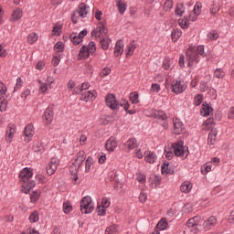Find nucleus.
I'll use <instances>...</instances> for the list:
<instances>
[{
	"label": "nucleus",
	"instance_id": "5",
	"mask_svg": "<svg viewBox=\"0 0 234 234\" xmlns=\"http://www.w3.org/2000/svg\"><path fill=\"white\" fill-rule=\"evenodd\" d=\"M32 176H34L32 168L26 167L20 171L19 182H21V183L30 182V179L32 178Z\"/></svg>",
	"mask_w": 234,
	"mask_h": 234
},
{
	"label": "nucleus",
	"instance_id": "9",
	"mask_svg": "<svg viewBox=\"0 0 234 234\" xmlns=\"http://www.w3.org/2000/svg\"><path fill=\"white\" fill-rule=\"evenodd\" d=\"M16 131L17 127L16 126V124H9L7 126L5 131V142H7V144H12Z\"/></svg>",
	"mask_w": 234,
	"mask_h": 234
},
{
	"label": "nucleus",
	"instance_id": "28",
	"mask_svg": "<svg viewBox=\"0 0 234 234\" xmlns=\"http://www.w3.org/2000/svg\"><path fill=\"white\" fill-rule=\"evenodd\" d=\"M122 54H123V41L119 40L114 48V56L119 58V56H122Z\"/></svg>",
	"mask_w": 234,
	"mask_h": 234
},
{
	"label": "nucleus",
	"instance_id": "21",
	"mask_svg": "<svg viewBox=\"0 0 234 234\" xmlns=\"http://www.w3.org/2000/svg\"><path fill=\"white\" fill-rule=\"evenodd\" d=\"M198 222H200V218L194 217L187 220L186 226L187 228H195L196 231H198V229H200V226L198 225Z\"/></svg>",
	"mask_w": 234,
	"mask_h": 234
},
{
	"label": "nucleus",
	"instance_id": "38",
	"mask_svg": "<svg viewBox=\"0 0 234 234\" xmlns=\"http://www.w3.org/2000/svg\"><path fill=\"white\" fill-rule=\"evenodd\" d=\"M117 8L120 14H125V10H127V5L125 2L122 0H116Z\"/></svg>",
	"mask_w": 234,
	"mask_h": 234
},
{
	"label": "nucleus",
	"instance_id": "30",
	"mask_svg": "<svg viewBox=\"0 0 234 234\" xmlns=\"http://www.w3.org/2000/svg\"><path fill=\"white\" fill-rule=\"evenodd\" d=\"M120 105L121 107H123L127 114H136V110H129V107H131V104H129V101L127 100L121 101Z\"/></svg>",
	"mask_w": 234,
	"mask_h": 234
},
{
	"label": "nucleus",
	"instance_id": "44",
	"mask_svg": "<svg viewBox=\"0 0 234 234\" xmlns=\"http://www.w3.org/2000/svg\"><path fill=\"white\" fill-rule=\"evenodd\" d=\"M37 39H39V36H37V33H30L27 37V43H29L30 45H34V43H36Z\"/></svg>",
	"mask_w": 234,
	"mask_h": 234
},
{
	"label": "nucleus",
	"instance_id": "55",
	"mask_svg": "<svg viewBox=\"0 0 234 234\" xmlns=\"http://www.w3.org/2000/svg\"><path fill=\"white\" fill-rule=\"evenodd\" d=\"M21 87H23V80L21 79V77H18L16 79V83L14 88V92H17V90H21Z\"/></svg>",
	"mask_w": 234,
	"mask_h": 234
},
{
	"label": "nucleus",
	"instance_id": "57",
	"mask_svg": "<svg viewBox=\"0 0 234 234\" xmlns=\"http://www.w3.org/2000/svg\"><path fill=\"white\" fill-rule=\"evenodd\" d=\"M85 165V173H89V171H90V167L92 166V157L87 158Z\"/></svg>",
	"mask_w": 234,
	"mask_h": 234
},
{
	"label": "nucleus",
	"instance_id": "17",
	"mask_svg": "<svg viewBox=\"0 0 234 234\" xmlns=\"http://www.w3.org/2000/svg\"><path fill=\"white\" fill-rule=\"evenodd\" d=\"M144 161L147 164H156V160H158V155L154 152L147 151L144 154Z\"/></svg>",
	"mask_w": 234,
	"mask_h": 234
},
{
	"label": "nucleus",
	"instance_id": "11",
	"mask_svg": "<svg viewBox=\"0 0 234 234\" xmlns=\"http://www.w3.org/2000/svg\"><path fill=\"white\" fill-rule=\"evenodd\" d=\"M34 134V124L29 123L26 125L24 129V142H26V144H28V142L32 140Z\"/></svg>",
	"mask_w": 234,
	"mask_h": 234
},
{
	"label": "nucleus",
	"instance_id": "35",
	"mask_svg": "<svg viewBox=\"0 0 234 234\" xmlns=\"http://www.w3.org/2000/svg\"><path fill=\"white\" fill-rule=\"evenodd\" d=\"M137 144L136 140L134 138L129 139L125 144L124 146L128 151H133V149H135Z\"/></svg>",
	"mask_w": 234,
	"mask_h": 234
},
{
	"label": "nucleus",
	"instance_id": "39",
	"mask_svg": "<svg viewBox=\"0 0 234 234\" xmlns=\"http://www.w3.org/2000/svg\"><path fill=\"white\" fill-rule=\"evenodd\" d=\"M172 41L176 43L177 40H179L182 37V31L180 29H175L172 31Z\"/></svg>",
	"mask_w": 234,
	"mask_h": 234
},
{
	"label": "nucleus",
	"instance_id": "31",
	"mask_svg": "<svg viewBox=\"0 0 234 234\" xmlns=\"http://www.w3.org/2000/svg\"><path fill=\"white\" fill-rule=\"evenodd\" d=\"M162 184V177L160 176H154L150 178V186L154 189V187H158Z\"/></svg>",
	"mask_w": 234,
	"mask_h": 234
},
{
	"label": "nucleus",
	"instance_id": "16",
	"mask_svg": "<svg viewBox=\"0 0 234 234\" xmlns=\"http://www.w3.org/2000/svg\"><path fill=\"white\" fill-rule=\"evenodd\" d=\"M217 224V218L215 216H211L207 220L204 221L203 228L204 229L207 230L213 229V228H215Z\"/></svg>",
	"mask_w": 234,
	"mask_h": 234
},
{
	"label": "nucleus",
	"instance_id": "25",
	"mask_svg": "<svg viewBox=\"0 0 234 234\" xmlns=\"http://www.w3.org/2000/svg\"><path fill=\"white\" fill-rule=\"evenodd\" d=\"M154 118H157V120H162V122H163L162 126L165 129H167V127H169V124H167V122H165L167 120V115L165 113H164V112H155Z\"/></svg>",
	"mask_w": 234,
	"mask_h": 234
},
{
	"label": "nucleus",
	"instance_id": "48",
	"mask_svg": "<svg viewBox=\"0 0 234 234\" xmlns=\"http://www.w3.org/2000/svg\"><path fill=\"white\" fill-rule=\"evenodd\" d=\"M54 50L56 54H61V52L65 50V45L63 44V42H58L57 44H55Z\"/></svg>",
	"mask_w": 234,
	"mask_h": 234
},
{
	"label": "nucleus",
	"instance_id": "63",
	"mask_svg": "<svg viewBox=\"0 0 234 234\" xmlns=\"http://www.w3.org/2000/svg\"><path fill=\"white\" fill-rule=\"evenodd\" d=\"M211 171V165H205L201 168V172L203 175H207Z\"/></svg>",
	"mask_w": 234,
	"mask_h": 234
},
{
	"label": "nucleus",
	"instance_id": "4",
	"mask_svg": "<svg viewBox=\"0 0 234 234\" xmlns=\"http://www.w3.org/2000/svg\"><path fill=\"white\" fill-rule=\"evenodd\" d=\"M52 83H54V78L48 77L46 81L38 80V89L40 94H47V91L52 89Z\"/></svg>",
	"mask_w": 234,
	"mask_h": 234
},
{
	"label": "nucleus",
	"instance_id": "61",
	"mask_svg": "<svg viewBox=\"0 0 234 234\" xmlns=\"http://www.w3.org/2000/svg\"><path fill=\"white\" fill-rule=\"evenodd\" d=\"M207 39L209 41H213L215 39H218V33L217 32H211L207 34Z\"/></svg>",
	"mask_w": 234,
	"mask_h": 234
},
{
	"label": "nucleus",
	"instance_id": "8",
	"mask_svg": "<svg viewBox=\"0 0 234 234\" xmlns=\"http://www.w3.org/2000/svg\"><path fill=\"white\" fill-rule=\"evenodd\" d=\"M172 92L175 94H182L186 90V83L182 80H173L171 84Z\"/></svg>",
	"mask_w": 234,
	"mask_h": 234
},
{
	"label": "nucleus",
	"instance_id": "7",
	"mask_svg": "<svg viewBox=\"0 0 234 234\" xmlns=\"http://www.w3.org/2000/svg\"><path fill=\"white\" fill-rule=\"evenodd\" d=\"M172 149L176 156H184L187 148L184 146V141H179L172 144Z\"/></svg>",
	"mask_w": 234,
	"mask_h": 234
},
{
	"label": "nucleus",
	"instance_id": "12",
	"mask_svg": "<svg viewBox=\"0 0 234 234\" xmlns=\"http://www.w3.org/2000/svg\"><path fill=\"white\" fill-rule=\"evenodd\" d=\"M59 165V159L54 157L50 160L47 166V174L50 176L54 175L58 171V166Z\"/></svg>",
	"mask_w": 234,
	"mask_h": 234
},
{
	"label": "nucleus",
	"instance_id": "58",
	"mask_svg": "<svg viewBox=\"0 0 234 234\" xmlns=\"http://www.w3.org/2000/svg\"><path fill=\"white\" fill-rule=\"evenodd\" d=\"M62 28L63 27L59 24H57L56 26H54L53 30H52L54 36H59L61 34Z\"/></svg>",
	"mask_w": 234,
	"mask_h": 234
},
{
	"label": "nucleus",
	"instance_id": "13",
	"mask_svg": "<svg viewBox=\"0 0 234 234\" xmlns=\"http://www.w3.org/2000/svg\"><path fill=\"white\" fill-rule=\"evenodd\" d=\"M80 167L78 165H75V163H72L69 166V173L71 175V179L73 180V184H80V182H78V180H80V178L78 177V171H80Z\"/></svg>",
	"mask_w": 234,
	"mask_h": 234
},
{
	"label": "nucleus",
	"instance_id": "40",
	"mask_svg": "<svg viewBox=\"0 0 234 234\" xmlns=\"http://www.w3.org/2000/svg\"><path fill=\"white\" fill-rule=\"evenodd\" d=\"M29 222L36 223L39 222V212L37 210L33 211L28 218Z\"/></svg>",
	"mask_w": 234,
	"mask_h": 234
},
{
	"label": "nucleus",
	"instance_id": "46",
	"mask_svg": "<svg viewBox=\"0 0 234 234\" xmlns=\"http://www.w3.org/2000/svg\"><path fill=\"white\" fill-rule=\"evenodd\" d=\"M110 45H111V38L105 37L101 40V46L102 50H107Z\"/></svg>",
	"mask_w": 234,
	"mask_h": 234
},
{
	"label": "nucleus",
	"instance_id": "53",
	"mask_svg": "<svg viewBox=\"0 0 234 234\" xmlns=\"http://www.w3.org/2000/svg\"><path fill=\"white\" fill-rule=\"evenodd\" d=\"M203 101H204V97H202L201 94H197L194 98V105H196V107H198V105L202 104Z\"/></svg>",
	"mask_w": 234,
	"mask_h": 234
},
{
	"label": "nucleus",
	"instance_id": "26",
	"mask_svg": "<svg viewBox=\"0 0 234 234\" xmlns=\"http://www.w3.org/2000/svg\"><path fill=\"white\" fill-rule=\"evenodd\" d=\"M191 189H193V183L190 181H185L180 186V191L186 195H187V193H191Z\"/></svg>",
	"mask_w": 234,
	"mask_h": 234
},
{
	"label": "nucleus",
	"instance_id": "56",
	"mask_svg": "<svg viewBox=\"0 0 234 234\" xmlns=\"http://www.w3.org/2000/svg\"><path fill=\"white\" fill-rule=\"evenodd\" d=\"M63 211L66 213V215H69L70 211H72V206L69 202H64L63 204Z\"/></svg>",
	"mask_w": 234,
	"mask_h": 234
},
{
	"label": "nucleus",
	"instance_id": "14",
	"mask_svg": "<svg viewBox=\"0 0 234 234\" xmlns=\"http://www.w3.org/2000/svg\"><path fill=\"white\" fill-rule=\"evenodd\" d=\"M107 34V29L105 28V26L103 24H99L96 29H94L91 32L92 37L98 38V37H103Z\"/></svg>",
	"mask_w": 234,
	"mask_h": 234
},
{
	"label": "nucleus",
	"instance_id": "6",
	"mask_svg": "<svg viewBox=\"0 0 234 234\" xmlns=\"http://www.w3.org/2000/svg\"><path fill=\"white\" fill-rule=\"evenodd\" d=\"M43 122L46 125H50L54 122V108L48 106L42 115Z\"/></svg>",
	"mask_w": 234,
	"mask_h": 234
},
{
	"label": "nucleus",
	"instance_id": "20",
	"mask_svg": "<svg viewBox=\"0 0 234 234\" xmlns=\"http://www.w3.org/2000/svg\"><path fill=\"white\" fill-rule=\"evenodd\" d=\"M34 187H36V182L34 181L22 183L21 192L28 195V193H30V190L34 189Z\"/></svg>",
	"mask_w": 234,
	"mask_h": 234
},
{
	"label": "nucleus",
	"instance_id": "2",
	"mask_svg": "<svg viewBox=\"0 0 234 234\" xmlns=\"http://www.w3.org/2000/svg\"><path fill=\"white\" fill-rule=\"evenodd\" d=\"M89 12H90V7L87 5H85V3H81L79 5V8L77 11H75L72 16H71V21L72 23H74L76 25V23H78V21H80V17H87V15L89 14Z\"/></svg>",
	"mask_w": 234,
	"mask_h": 234
},
{
	"label": "nucleus",
	"instance_id": "19",
	"mask_svg": "<svg viewBox=\"0 0 234 234\" xmlns=\"http://www.w3.org/2000/svg\"><path fill=\"white\" fill-rule=\"evenodd\" d=\"M96 98V91H84L81 93L80 100L82 101H92Z\"/></svg>",
	"mask_w": 234,
	"mask_h": 234
},
{
	"label": "nucleus",
	"instance_id": "22",
	"mask_svg": "<svg viewBox=\"0 0 234 234\" xmlns=\"http://www.w3.org/2000/svg\"><path fill=\"white\" fill-rule=\"evenodd\" d=\"M175 65H176V60L170 58H165L163 61V69L165 70H170V69H174Z\"/></svg>",
	"mask_w": 234,
	"mask_h": 234
},
{
	"label": "nucleus",
	"instance_id": "49",
	"mask_svg": "<svg viewBox=\"0 0 234 234\" xmlns=\"http://www.w3.org/2000/svg\"><path fill=\"white\" fill-rule=\"evenodd\" d=\"M40 196H41V191L39 190L34 191L30 196L31 202H37V200H39Z\"/></svg>",
	"mask_w": 234,
	"mask_h": 234
},
{
	"label": "nucleus",
	"instance_id": "45",
	"mask_svg": "<svg viewBox=\"0 0 234 234\" xmlns=\"http://www.w3.org/2000/svg\"><path fill=\"white\" fill-rule=\"evenodd\" d=\"M33 151H35V153H43V151H45V146L43 145V144L36 142L33 144Z\"/></svg>",
	"mask_w": 234,
	"mask_h": 234
},
{
	"label": "nucleus",
	"instance_id": "29",
	"mask_svg": "<svg viewBox=\"0 0 234 234\" xmlns=\"http://www.w3.org/2000/svg\"><path fill=\"white\" fill-rule=\"evenodd\" d=\"M83 162H85V152L80 151L77 154V157L75 158V161L73 162V164H75L76 165H79V167H81V165L83 164Z\"/></svg>",
	"mask_w": 234,
	"mask_h": 234
},
{
	"label": "nucleus",
	"instance_id": "51",
	"mask_svg": "<svg viewBox=\"0 0 234 234\" xmlns=\"http://www.w3.org/2000/svg\"><path fill=\"white\" fill-rule=\"evenodd\" d=\"M97 213L100 217H104V215L107 213V207H102L101 205L98 204Z\"/></svg>",
	"mask_w": 234,
	"mask_h": 234
},
{
	"label": "nucleus",
	"instance_id": "64",
	"mask_svg": "<svg viewBox=\"0 0 234 234\" xmlns=\"http://www.w3.org/2000/svg\"><path fill=\"white\" fill-rule=\"evenodd\" d=\"M137 181H139L140 184H145V181H146L145 175L142 173L137 174Z\"/></svg>",
	"mask_w": 234,
	"mask_h": 234
},
{
	"label": "nucleus",
	"instance_id": "27",
	"mask_svg": "<svg viewBox=\"0 0 234 234\" xmlns=\"http://www.w3.org/2000/svg\"><path fill=\"white\" fill-rule=\"evenodd\" d=\"M161 171L162 175H173L174 170L169 162L165 161L162 165Z\"/></svg>",
	"mask_w": 234,
	"mask_h": 234
},
{
	"label": "nucleus",
	"instance_id": "62",
	"mask_svg": "<svg viewBox=\"0 0 234 234\" xmlns=\"http://www.w3.org/2000/svg\"><path fill=\"white\" fill-rule=\"evenodd\" d=\"M109 74H111V69H109V68H104L100 72V76L101 78H105V76H109Z\"/></svg>",
	"mask_w": 234,
	"mask_h": 234
},
{
	"label": "nucleus",
	"instance_id": "50",
	"mask_svg": "<svg viewBox=\"0 0 234 234\" xmlns=\"http://www.w3.org/2000/svg\"><path fill=\"white\" fill-rule=\"evenodd\" d=\"M178 23L181 28H187L189 27V20L186 17L179 19Z\"/></svg>",
	"mask_w": 234,
	"mask_h": 234
},
{
	"label": "nucleus",
	"instance_id": "47",
	"mask_svg": "<svg viewBox=\"0 0 234 234\" xmlns=\"http://www.w3.org/2000/svg\"><path fill=\"white\" fill-rule=\"evenodd\" d=\"M70 40L72 41L73 45H80L81 43V38L78 33H72L70 35Z\"/></svg>",
	"mask_w": 234,
	"mask_h": 234
},
{
	"label": "nucleus",
	"instance_id": "37",
	"mask_svg": "<svg viewBox=\"0 0 234 234\" xmlns=\"http://www.w3.org/2000/svg\"><path fill=\"white\" fill-rule=\"evenodd\" d=\"M134 50H136V44L130 43L126 48V58H131L134 54Z\"/></svg>",
	"mask_w": 234,
	"mask_h": 234
},
{
	"label": "nucleus",
	"instance_id": "42",
	"mask_svg": "<svg viewBox=\"0 0 234 234\" xmlns=\"http://www.w3.org/2000/svg\"><path fill=\"white\" fill-rule=\"evenodd\" d=\"M105 234H120V229L118 226L112 225L106 229Z\"/></svg>",
	"mask_w": 234,
	"mask_h": 234
},
{
	"label": "nucleus",
	"instance_id": "15",
	"mask_svg": "<svg viewBox=\"0 0 234 234\" xmlns=\"http://www.w3.org/2000/svg\"><path fill=\"white\" fill-rule=\"evenodd\" d=\"M105 147L109 153H114L118 147V141H116V138L114 137H110L106 141Z\"/></svg>",
	"mask_w": 234,
	"mask_h": 234
},
{
	"label": "nucleus",
	"instance_id": "36",
	"mask_svg": "<svg viewBox=\"0 0 234 234\" xmlns=\"http://www.w3.org/2000/svg\"><path fill=\"white\" fill-rule=\"evenodd\" d=\"M130 101L133 103V105H136L140 103V96L138 95L137 91H133L130 93Z\"/></svg>",
	"mask_w": 234,
	"mask_h": 234
},
{
	"label": "nucleus",
	"instance_id": "34",
	"mask_svg": "<svg viewBox=\"0 0 234 234\" xmlns=\"http://www.w3.org/2000/svg\"><path fill=\"white\" fill-rule=\"evenodd\" d=\"M213 112V108L209 106V104L203 103L202 109H201V115L202 116H209Z\"/></svg>",
	"mask_w": 234,
	"mask_h": 234
},
{
	"label": "nucleus",
	"instance_id": "60",
	"mask_svg": "<svg viewBox=\"0 0 234 234\" xmlns=\"http://www.w3.org/2000/svg\"><path fill=\"white\" fill-rule=\"evenodd\" d=\"M61 58V54H56L53 58H52V63L54 65V67H58V65H59V61Z\"/></svg>",
	"mask_w": 234,
	"mask_h": 234
},
{
	"label": "nucleus",
	"instance_id": "23",
	"mask_svg": "<svg viewBox=\"0 0 234 234\" xmlns=\"http://www.w3.org/2000/svg\"><path fill=\"white\" fill-rule=\"evenodd\" d=\"M21 17H23V10L19 7H16L13 10L10 20L16 23V21H19Z\"/></svg>",
	"mask_w": 234,
	"mask_h": 234
},
{
	"label": "nucleus",
	"instance_id": "32",
	"mask_svg": "<svg viewBox=\"0 0 234 234\" xmlns=\"http://www.w3.org/2000/svg\"><path fill=\"white\" fill-rule=\"evenodd\" d=\"M217 130H211L210 133H208V138H207V144L208 145H215L217 142Z\"/></svg>",
	"mask_w": 234,
	"mask_h": 234
},
{
	"label": "nucleus",
	"instance_id": "52",
	"mask_svg": "<svg viewBox=\"0 0 234 234\" xmlns=\"http://www.w3.org/2000/svg\"><path fill=\"white\" fill-rule=\"evenodd\" d=\"M224 76H226V74L224 73V70L222 69H217L214 71V77L218 78V80L224 78Z\"/></svg>",
	"mask_w": 234,
	"mask_h": 234
},
{
	"label": "nucleus",
	"instance_id": "1",
	"mask_svg": "<svg viewBox=\"0 0 234 234\" xmlns=\"http://www.w3.org/2000/svg\"><path fill=\"white\" fill-rule=\"evenodd\" d=\"M188 67H193L200 61V56L206 58V52L204 51V46L190 47L186 53Z\"/></svg>",
	"mask_w": 234,
	"mask_h": 234
},
{
	"label": "nucleus",
	"instance_id": "41",
	"mask_svg": "<svg viewBox=\"0 0 234 234\" xmlns=\"http://www.w3.org/2000/svg\"><path fill=\"white\" fill-rule=\"evenodd\" d=\"M89 87H90V84H89V82H84L81 84L80 87H77L73 90L74 94H80V92L83 91V90H87V89H89Z\"/></svg>",
	"mask_w": 234,
	"mask_h": 234
},
{
	"label": "nucleus",
	"instance_id": "59",
	"mask_svg": "<svg viewBox=\"0 0 234 234\" xmlns=\"http://www.w3.org/2000/svg\"><path fill=\"white\" fill-rule=\"evenodd\" d=\"M102 207H111V199L109 197H102L101 204Z\"/></svg>",
	"mask_w": 234,
	"mask_h": 234
},
{
	"label": "nucleus",
	"instance_id": "43",
	"mask_svg": "<svg viewBox=\"0 0 234 234\" xmlns=\"http://www.w3.org/2000/svg\"><path fill=\"white\" fill-rule=\"evenodd\" d=\"M156 229L159 231H164V229H167V220L165 218H162L156 225Z\"/></svg>",
	"mask_w": 234,
	"mask_h": 234
},
{
	"label": "nucleus",
	"instance_id": "10",
	"mask_svg": "<svg viewBox=\"0 0 234 234\" xmlns=\"http://www.w3.org/2000/svg\"><path fill=\"white\" fill-rule=\"evenodd\" d=\"M107 107H110L112 111H116L120 104H118V101H116V97L114 94L110 93L105 98Z\"/></svg>",
	"mask_w": 234,
	"mask_h": 234
},
{
	"label": "nucleus",
	"instance_id": "54",
	"mask_svg": "<svg viewBox=\"0 0 234 234\" xmlns=\"http://www.w3.org/2000/svg\"><path fill=\"white\" fill-rule=\"evenodd\" d=\"M201 8H202V4L197 3V4L194 5V9H193V11H192V14H194V15H196V16H200Z\"/></svg>",
	"mask_w": 234,
	"mask_h": 234
},
{
	"label": "nucleus",
	"instance_id": "33",
	"mask_svg": "<svg viewBox=\"0 0 234 234\" xmlns=\"http://www.w3.org/2000/svg\"><path fill=\"white\" fill-rule=\"evenodd\" d=\"M90 52H89V48L87 46H83L79 53V59H87L89 56H90Z\"/></svg>",
	"mask_w": 234,
	"mask_h": 234
},
{
	"label": "nucleus",
	"instance_id": "18",
	"mask_svg": "<svg viewBox=\"0 0 234 234\" xmlns=\"http://www.w3.org/2000/svg\"><path fill=\"white\" fill-rule=\"evenodd\" d=\"M184 132V122H182L179 119H174V133L175 134H182Z\"/></svg>",
	"mask_w": 234,
	"mask_h": 234
},
{
	"label": "nucleus",
	"instance_id": "3",
	"mask_svg": "<svg viewBox=\"0 0 234 234\" xmlns=\"http://www.w3.org/2000/svg\"><path fill=\"white\" fill-rule=\"evenodd\" d=\"M80 211L84 213V215L94 211V203L90 196H86L80 200Z\"/></svg>",
	"mask_w": 234,
	"mask_h": 234
},
{
	"label": "nucleus",
	"instance_id": "24",
	"mask_svg": "<svg viewBox=\"0 0 234 234\" xmlns=\"http://www.w3.org/2000/svg\"><path fill=\"white\" fill-rule=\"evenodd\" d=\"M214 127H215V122L211 118L207 119L201 125L202 131H213L215 130Z\"/></svg>",
	"mask_w": 234,
	"mask_h": 234
}]
</instances>
